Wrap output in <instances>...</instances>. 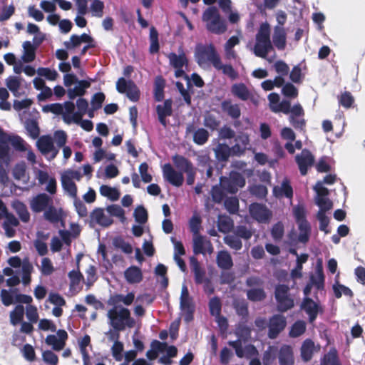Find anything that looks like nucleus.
<instances>
[{
	"label": "nucleus",
	"mask_w": 365,
	"mask_h": 365,
	"mask_svg": "<svg viewBox=\"0 0 365 365\" xmlns=\"http://www.w3.org/2000/svg\"><path fill=\"white\" fill-rule=\"evenodd\" d=\"M232 93L242 101H247L250 98V93L243 83L234 84L231 88Z\"/></svg>",
	"instance_id": "42"
},
{
	"label": "nucleus",
	"mask_w": 365,
	"mask_h": 365,
	"mask_svg": "<svg viewBox=\"0 0 365 365\" xmlns=\"http://www.w3.org/2000/svg\"><path fill=\"white\" fill-rule=\"evenodd\" d=\"M317 196L315 197L316 204L319 206V210L326 212L331 209L332 202L327 197L329 195V190L327 188L323 186V182H318L314 187Z\"/></svg>",
	"instance_id": "9"
},
{
	"label": "nucleus",
	"mask_w": 365,
	"mask_h": 365,
	"mask_svg": "<svg viewBox=\"0 0 365 365\" xmlns=\"http://www.w3.org/2000/svg\"><path fill=\"white\" fill-rule=\"evenodd\" d=\"M272 41L274 46L279 50H284L287 45V34L282 26H276L274 28Z\"/></svg>",
	"instance_id": "24"
},
{
	"label": "nucleus",
	"mask_w": 365,
	"mask_h": 365,
	"mask_svg": "<svg viewBox=\"0 0 365 365\" xmlns=\"http://www.w3.org/2000/svg\"><path fill=\"white\" fill-rule=\"evenodd\" d=\"M117 91L120 93H125L127 97L132 101H137L139 98V90L131 81H126L120 78L116 83Z\"/></svg>",
	"instance_id": "11"
},
{
	"label": "nucleus",
	"mask_w": 365,
	"mask_h": 365,
	"mask_svg": "<svg viewBox=\"0 0 365 365\" xmlns=\"http://www.w3.org/2000/svg\"><path fill=\"white\" fill-rule=\"evenodd\" d=\"M24 52L21 59L25 63L32 62L35 59V48L30 41H25L23 43Z\"/></svg>",
	"instance_id": "45"
},
{
	"label": "nucleus",
	"mask_w": 365,
	"mask_h": 365,
	"mask_svg": "<svg viewBox=\"0 0 365 365\" xmlns=\"http://www.w3.org/2000/svg\"><path fill=\"white\" fill-rule=\"evenodd\" d=\"M108 324L116 331H123L126 328H133L136 324L135 319L131 317L130 310L123 306H115L107 312Z\"/></svg>",
	"instance_id": "1"
},
{
	"label": "nucleus",
	"mask_w": 365,
	"mask_h": 365,
	"mask_svg": "<svg viewBox=\"0 0 365 365\" xmlns=\"http://www.w3.org/2000/svg\"><path fill=\"white\" fill-rule=\"evenodd\" d=\"M12 175L16 180L22 181L24 183H28L29 181L27 167L24 162H20L14 165Z\"/></svg>",
	"instance_id": "34"
},
{
	"label": "nucleus",
	"mask_w": 365,
	"mask_h": 365,
	"mask_svg": "<svg viewBox=\"0 0 365 365\" xmlns=\"http://www.w3.org/2000/svg\"><path fill=\"white\" fill-rule=\"evenodd\" d=\"M301 307L309 315V320L311 323L316 319L318 314L322 312L321 306L309 297H304Z\"/></svg>",
	"instance_id": "19"
},
{
	"label": "nucleus",
	"mask_w": 365,
	"mask_h": 365,
	"mask_svg": "<svg viewBox=\"0 0 365 365\" xmlns=\"http://www.w3.org/2000/svg\"><path fill=\"white\" fill-rule=\"evenodd\" d=\"M193 251L195 254H211L213 247L209 240L198 235L193 237Z\"/></svg>",
	"instance_id": "20"
},
{
	"label": "nucleus",
	"mask_w": 365,
	"mask_h": 365,
	"mask_svg": "<svg viewBox=\"0 0 365 365\" xmlns=\"http://www.w3.org/2000/svg\"><path fill=\"white\" fill-rule=\"evenodd\" d=\"M232 149V147H230L225 143H218L213 150L218 160L227 161L230 156H235Z\"/></svg>",
	"instance_id": "36"
},
{
	"label": "nucleus",
	"mask_w": 365,
	"mask_h": 365,
	"mask_svg": "<svg viewBox=\"0 0 365 365\" xmlns=\"http://www.w3.org/2000/svg\"><path fill=\"white\" fill-rule=\"evenodd\" d=\"M319 346L315 345L311 339H306L301 347V356L304 361H309L314 353L318 352Z\"/></svg>",
	"instance_id": "29"
},
{
	"label": "nucleus",
	"mask_w": 365,
	"mask_h": 365,
	"mask_svg": "<svg viewBox=\"0 0 365 365\" xmlns=\"http://www.w3.org/2000/svg\"><path fill=\"white\" fill-rule=\"evenodd\" d=\"M33 171L39 185H43L47 183V181H50L49 186L48 187H45V190L51 195H54L56 192V180L55 178L51 176L48 172L36 168H34Z\"/></svg>",
	"instance_id": "14"
},
{
	"label": "nucleus",
	"mask_w": 365,
	"mask_h": 365,
	"mask_svg": "<svg viewBox=\"0 0 365 365\" xmlns=\"http://www.w3.org/2000/svg\"><path fill=\"white\" fill-rule=\"evenodd\" d=\"M1 134L3 135V140L6 142L7 144L10 143L15 150L21 152L28 150L29 145L21 137L4 133Z\"/></svg>",
	"instance_id": "23"
},
{
	"label": "nucleus",
	"mask_w": 365,
	"mask_h": 365,
	"mask_svg": "<svg viewBox=\"0 0 365 365\" xmlns=\"http://www.w3.org/2000/svg\"><path fill=\"white\" fill-rule=\"evenodd\" d=\"M299 230V235L297 237V241L302 243H307L310 237L311 234V226L310 224L307 222L301 223L297 225Z\"/></svg>",
	"instance_id": "46"
},
{
	"label": "nucleus",
	"mask_w": 365,
	"mask_h": 365,
	"mask_svg": "<svg viewBox=\"0 0 365 365\" xmlns=\"http://www.w3.org/2000/svg\"><path fill=\"white\" fill-rule=\"evenodd\" d=\"M293 215L297 225L307 222L306 220V210L302 205H296L293 207Z\"/></svg>",
	"instance_id": "56"
},
{
	"label": "nucleus",
	"mask_w": 365,
	"mask_h": 365,
	"mask_svg": "<svg viewBox=\"0 0 365 365\" xmlns=\"http://www.w3.org/2000/svg\"><path fill=\"white\" fill-rule=\"evenodd\" d=\"M223 111L226 112L232 118H237L240 116V109L237 104H233L230 101H225L222 103Z\"/></svg>",
	"instance_id": "48"
},
{
	"label": "nucleus",
	"mask_w": 365,
	"mask_h": 365,
	"mask_svg": "<svg viewBox=\"0 0 365 365\" xmlns=\"http://www.w3.org/2000/svg\"><path fill=\"white\" fill-rule=\"evenodd\" d=\"M39 269L41 274L46 276L51 275L55 271L51 260L48 257H43L41 259Z\"/></svg>",
	"instance_id": "55"
},
{
	"label": "nucleus",
	"mask_w": 365,
	"mask_h": 365,
	"mask_svg": "<svg viewBox=\"0 0 365 365\" xmlns=\"http://www.w3.org/2000/svg\"><path fill=\"white\" fill-rule=\"evenodd\" d=\"M273 193L277 197H286L287 198H292L293 195V190L289 185V182L284 179L281 185L275 186L273 189Z\"/></svg>",
	"instance_id": "38"
},
{
	"label": "nucleus",
	"mask_w": 365,
	"mask_h": 365,
	"mask_svg": "<svg viewBox=\"0 0 365 365\" xmlns=\"http://www.w3.org/2000/svg\"><path fill=\"white\" fill-rule=\"evenodd\" d=\"M173 162L175 165L180 170V172L186 173H191V169L192 168V165L190 162L182 156H175L173 158Z\"/></svg>",
	"instance_id": "50"
},
{
	"label": "nucleus",
	"mask_w": 365,
	"mask_h": 365,
	"mask_svg": "<svg viewBox=\"0 0 365 365\" xmlns=\"http://www.w3.org/2000/svg\"><path fill=\"white\" fill-rule=\"evenodd\" d=\"M99 192L102 196L111 201L118 200L120 195V192L117 188L105 185L100 187Z\"/></svg>",
	"instance_id": "43"
},
{
	"label": "nucleus",
	"mask_w": 365,
	"mask_h": 365,
	"mask_svg": "<svg viewBox=\"0 0 365 365\" xmlns=\"http://www.w3.org/2000/svg\"><path fill=\"white\" fill-rule=\"evenodd\" d=\"M51 204H53V197L46 193L38 194L29 201L30 207L34 212H44Z\"/></svg>",
	"instance_id": "12"
},
{
	"label": "nucleus",
	"mask_w": 365,
	"mask_h": 365,
	"mask_svg": "<svg viewBox=\"0 0 365 365\" xmlns=\"http://www.w3.org/2000/svg\"><path fill=\"white\" fill-rule=\"evenodd\" d=\"M125 280L129 284H138L143 279L141 269L136 266H131L124 272Z\"/></svg>",
	"instance_id": "32"
},
{
	"label": "nucleus",
	"mask_w": 365,
	"mask_h": 365,
	"mask_svg": "<svg viewBox=\"0 0 365 365\" xmlns=\"http://www.w3.org/2000/svg\"><path fill=\"white\" fill-rule=\"evenodd\" d=\"M107 212L110 215L118 217L121 222L125 220V212L121 207L118 205H112L107 207Z\"/></svg>",
	"instance_id": "60"
},
{
	"label": "nucleus",
	"mask_w": 365,
	"mask_h": 365,
	"mask_svg": "<svg viewBox=\"0 0 365 365\" xmlns=\"http://www.w3.org/2000/svg\"><path fill=\"white\" fill-rule=\"evenodd\" d=\"M157 113L158 119L160 123L163 126H166V117L170 116L172 114V102L170 100H166L163 103L158 105Z\"/></svg>",
	"instance_id": "31"
},
{
	"label": "nucleus",
	"mask_w": 365,
	"mask_h": 365,
	"mask_svg": "<svg viewBox=\"0 0 365 365\" xmlns=\"http://www.w3.org/2000/svg\"><path fill=\"white\" fill-rule=\"evenodd\" d=\"M11 206L16 211L21 221H23L24 222H29V220H30V214L24 203L16 200L12 202Z\"/></svg>",
	"instance_id": "40"
},
{
	"label": "nucleus",
	"mask_w": 365,
	"mask_h": 365,
	"mask_svg": "<svg viewBox=\"0 0 365 365\" xmlns=\"http://www.w3.org/2000/svg\"><path fill=\"white\" fill-rule=\"evenodd\" d=\"M91 217L93 222L101 226L107 227L113 223V220L109 216V214H106L102 209L94 210L91 213Z\"/></svg>",
	"instance_id": "33"
},
{
	"label": "nucleus",
	"mask_w": 365,
	"mask_h": 365,
	"mask_svg": "<svg viewBox=\"0 0 365 365\" xmlns=\"http://www.w3.org/2000/svg\"><path fill=\"white\" fill-rule=\"evenodd\" d=\"M63 83L68 88L67 95L70 99L83 96L86 89L91 86V81H78L74 74L69 73L63 76Z\"/></svg>",
	"instance_id": "5"
},
{
	"label": "nucleus",
	"mask_w": 365,
	"mask_h": 365,
	"mask_svg": "<svg viewBox=\"0 0 365 365\" xmlns=\"http://www.w3.org/2000/svg\"><path fill=\"white\" fill-rule=\"evenodd\" d=\"M135 299V293L133 292H128L126 294H118L113 295L110 299L109 304L115 306H119L118 304L122 303L125 306H130L133 303Z\"/></svg>",
	"instance_id": "35"
},
{
	"label": "nucleus",
	"mask_w": 365,
	"mask_h": 365,
	"mask_svg": "<svg viewBox=\"0 0 365 365\" xmlns=\"http://www.w3.org/2000/svg\"><path fill=\"white\" fill-rule=\"evenodd\" d=\"M271 50L272 45L270 41V26L267 23H263L256 35L254 53L257 56L265 58Z\"/></svg>",
	"instance_id": "4"
},
{
	"label": "nucleus",
	"mask_w": 365,
	"mask_h": 365,
	"mask_svg": "<svg viewBox=\"0 0 365 365\" xmlns=\"http://www.w3.org/2000/svg\"><path fill=\"white\" fill-rule=\"evenodd\" d=\"M68 277L70 279L71 289L73 290L79 289L80 283L83 279V275L80 272L79 269L71 271L68 273Z\"/></svg>",
	"instance_id": "54"
},
{
	"label": "nucleus",
	"mask_w": 365,
	"mask_h": 365,
	"mask_svg": "<svg viewBox=\"0 0 365 365\" xmlns=\"http://www.w3.org/2000/svg\"><path fill=\"white\" fill-rule=\"evenodd\" d=\"M295 159L302 175L307 174L308 168L312 166L314 161V156L307 150H303L299 155H296Z\"/></svg>",
	"instance_id": "17"
},
{
	"label": "nucleus",
	"mask_w": 365,
	"mask_h": 365,
	"mask_svg": "<svg viewBox=\"0 0 365 365\" xmlns=\"http://www.w3.org/2000/svg\"><path fill=\"white\" fill-rule=\"evenodd\" d=\"M62 107L63 108L62 118L66 123L71 124L78 122V115L74 111L75 105L73 102L66 101L62 104Z\"/></svg>",
	"instance_id": "26"
},
{
	"label": "nucleus",
	"mask_w": 365,
	"mask_h": 365,
	"mask_svg": "<svg viewBox=\"0 0 365 365\" xmlns=\"http://www.w3.org/2000/svg\"><path fill=\"white\" fill-rule=\"evenodd\" d=\"M151 347V350L147 351L146 356L149 359L153 360L157 358L159 354H163V349L165 346L164 343L155 341L152 343Z\"/></svg>",
	"instance_id": "51"
},
{
	"label": "nucleus",
	"mask_w": 365,
	"mask_h": 365,
	"mask_svg": "<svg viewBox=\"0 0 365 365\" xmlns=\"http://www.w3.org/2000/svg\"><path fill=\"white\" fill-rule=\"evenodd\" d=\"M216 260L218 267L223 269H229L233 265L232 257L227 251L219 252Z\"/></svg>",
	"instance_id": "41"
},
{
	"label": "nucleus",
	"mask_w": 365,
	"mask_h": 365,
	"mask_svg": "<svg viewBox=\"0 0 365 365\" xmlns=\"http://www.w3.org/2000/svg\"><path fill=\"white\" fill-rule=\"evenodd\" d=\"M115 158V155L114 153L108 152L102 148L97 149L93 153V160L95 163H98L103 160L113 161Z\"/></svg>",
	"instance_id": "49"
},
{
	"label": "nucleus",
	"mask_w": 365,
	"mask_h": 365,
	"mask_svg": "<svg viewBox=\"0 0 365 365\" xmlns=\"http://www.w3.org/2000/svg\"><path fill=\"white\" fill-rule=\"evenodd\" d=\"M289 287L286 285H279L276 287L275 297L278 302V310L286 312L294 306V301L288 296Z\"/></svg>",
	"instance_id": "10"
},
{
	"label": "nucleus",
	"mask_w": 365,
	"mask_h": 365,
	"mask_svg": "<svg viewBox=\"0 0 365 365\" xmlns=\"http://www.w3.org/2000/svg\"><path fill=\"white\" fill-rule=\"evenodd\" d=\"M168 58L170 60V64L174 68H181L186 66L187 65V61L185 54L177 55L172 53L169 54Z\"/></svg>",
	"instance_id": "53"
},
{
	"label": "nucleus",
	"mask_w": 365,
	"mask_h": 365,
	"mask_svg": "<svg viewBox=\"0 0 365 365\" xmlns=\"http://www.w3.org/2000/svg\"><path fill=\"white\" fill-rule=\"evenodd\" d=\"M43 217L51 223H58L63 220V212L61 207H55L51 204L43 212Z\"/></svg>",
	"instance_id": "28"
},
{
	"label": "nucleus",
	"mask_w": 365,
	"mask_h": 365,
	"mask_svg": "<svg viewBox=\"0 0 365 365\" xmlns=\"http://www.w3.org/2000/svg\"><path fill=\"white\" fill-rule=\"evenodd\" d=\"M224 242L232 249L239 250L242 248V242L238 236L227 235L225 237Z\"/></svg>",
	"instance_id": "63"
},
{
	"label": "nucleus",
	"mask_w": 365,
	"mask_h": 365,
	"mask_svg": "<svg viewBox=\"0 0 365 365\" xmlns=\"http://www.w3.org/2000/svg\"><path fill=\"white\" fill-rule=\"evenodd\" d=\"M10 148L6 142L3 140V135H0V163L9 165L11 162Z\"/></svg>",
	"instance_id": "47"
},
{
	"label": "nucleus",
	"mask_w": 365,
	"mask_h": 365,
	"mask_svg": "<svg viewBox=\"0 0 365 365\" xmlns=\"http://www.w3.org/2000/svg\"><path fill=\"white\" fill-rule=\"evenodd\" d=\"M235 144L232 146V153L235 156H241L245 152L250 144L249 136L246 133L239 134L235 139Z\"/></svg>",
	"instance_id": "22"
},
{
	"label": "nucleus",
	"mask_w": 365,
	"mask_h": 365,
	"mask_svg": "<svg viewBox=\"0 0 365 365\" xmlns=\"http://www.w3.org/2000/svg\"><path fill=\"white\" fill-rule=\"evenodd\" d=\"M164 178L174 186H180L184 180L182 172H178L170 164H165L163 168Z\"/></svg>",
	"instance_id": "16"
},
{
	"label": "nucleus",
	"mask_w": 365,
	"mask_h": 365,
	"mask_svg": "<svg viewBox=\"0 0 365 365\" xmlns=\"http://www.w3.org/2000/svg\"><path fill=\"white\" fill-rule=\"evenodd\" d=\"M249 211L251 216L259 222H269L272 217V212L262 204L253 203L250 205Z\"/></svg>",
	"instance_id": "13"
},
{
	"label": "nucleus",
	"mask_w": 365,
	"mask_h": 365,
	"mask_svg": "<svg viewBox=\"0 0 365 365\" xmlns=\"http://www.w3.org/2000/svg\"><path fill=\"white\" fill-rule=\"evenodd\" d=\"M119 174L118 168L113 164L108 165L103 170L101 168L97 171L96 177L100 179H111Z\"/></svg>",
	"instance_id": "39"
},
{
	"label": "nucleus",
	"mask_w": 365,
	"mask_h": 365,
	"mask_svg": "<svg viewBox=\"0 0 365 365\" xmlns=\"http://www.w3.org/2000/svg\"><path fill=\"white\" fill-rule=\"evenodd\" d=\"M180 308L182 312L187 314L186 317V320H190V314L192 313L193 309V306L192 303V300L189 296V292L187 287L186 285L183 284L181 290V296H180Z\"/></svg>",
	"instance_id": "27"
},
{
	"label": "nucleus",
	"mask_w": 365,
	"mask_h": 365,
	"mask_svg": "<svg viewBox=\"0 0 365 365\" xmlns=\"http://www.w3.org/2000/svg\"><path fill=\"white\" fill-rule=\"evenodd\" d=\"M52 138L53 143H56L57 148H62L66 144L68 135L65 131L58 130L54 132L53 137Z\"/></svg>",
	"instance_id": "57"
},
{
	"label": "nucleus",
	"mask_w": 365,
	"mask_h": 365,
	"mask_svg": "<svg viewBox=\"0 0 365 365\" xmlns=\"http://www.w3.org/2000/svg\"><path fill=\"white\" fill-rule=\"evenodd\" d=\"M36 146L39 151L48 159L53 160L58 154V148L55 146L53 140L50 135H42L36 141Z\"/></svg>",
	"instance_id": "8"
},
{
	"label": "nucleus",
	"mask_w": 365,
	"mask_h": 365,
	"mask_svg": "<svg viewBox=\"0 0 365 365\" xmlns=\"http://www.w3.org/2000/svg\"><path fill=\"white\" fill-rule=\"evenodd\" d=\"M279 361L280 365L294 364V356L291 346L284 345L281 347L279 353Z\"/></svg>",
	"instance_id": "37"
},
{
	"label": "nucleus",
	"mask_w": 365,
	"mask_h": 365,
	"mask_svg": "<svg viewBox=\"0 0 365 365\" xmlns=\"http://www.w3.org/2000/svg\"><path fill=\"white\" fill-rule=\"evenodd\" d=\"M67 339V332L65 330L59 329L56 334L48 335L45 341L48 345L51 346L53 349L60 351L64 348Z\"/></svg>",
	"instance_id": "15"
},
{
	"label": "nucleus",
	"mask_w": 365,
	"mask_h": 365,
	"mask_svg": "<svg viewBox=\"0 0 365 365\" xmlns=\"http://www.w3.org/2000/svg\"><path fill=\"white\" fill-rule=\"evenodd\" d=\"M104 4L100 0H93L90 6V11L93 16L102 17L103 15Z\"/></svg>",
	"instance_id": "58"
},
{
	"label": "nucleus",
	"mask_w": 365,
	"mask_h": 365,
	"mask_svg": "<svg viewBox=\"0 0 365 365\" xmlns=\"http://www.w3.org/2000/svg\"><path fill=\"white\" fill-rule=\"evenodd\" d=\"M195 58L199 66L207 68L212 65L219 67L220 56L212 43L207 45L197 44L195 48Z\"/></svg>",
	"instance_id": "2"
},
{
	"label": "nucleus",
	"mask_w": 365,
	"mask_h": 365,
	"mask_svg": "<svg viewBox=\"0 0 365 365\" xmlns=\"http://www.w3.org/2000/svg\"><path fill=\"white\" fill-rule=\"evenodd\" d=\"M291 115L289 120L293 126L296 128H302L305 125V121L302 118L304 110L299 104L294 105L291 109Z\"/></svg>",
	"instance_id": "25"
},
{
	"label": "nucleus",
	"mask_w": 365,
	"mask_h": 365,
	"mask_svg": "<svg viewBox=\"0 0 365 365\" xmlns=\"http://www.w3.org/2000/svg\"><path fill=\"white\" fill-rule=\"evenodd\" d=\"M240 43V39L237 36H232L225 43L224 48L225 56L227 59H233L236 57V53L233 50V47Z\"/></svg>",
	"instance_id": "44"
},
{
	"label": "nucleus",
	"mask_w": 365,
	"mask_h": 365,
	"mask_svg": "<svg viewBox=\"0 0 365 365\" xmlns=\"http://www.w3.org/2000/svg\"><path fill=\"white\" fill-rule=\"evenodd\" d=\"M286 324V319L284 316L277 314L272 317L269 320V336L272 339L275 338L285 328Z\"/></svg>",
	"instance_id": "18"
},
{
	"label": "nucleus",
	"mask_w": 365,
	"mask_h": 365,
	"mask_svg": "<svg viewBox=\"0 0 365 365\" xmlns=\"http://www.w3.org/2000/svg\"><path fill=\"white\" fill-rule=\"evenodd\" d=\"M306 330V323L304 321L296 322L291 327L289 335L292 337H297L302 335Z\"/></svg>",
	"instance_id": "59"
},
{
	"label": "nucleus",
	"mask_w": 365,
	"mask_h": 365,
	"mask_svg": "<svg viewBox=\"0 0 365 365\" xmlns=\"http://www.w3.org/2000/svg\"><path fill=\"white\" fill-rule=\"evenodd\" d=\"M133 216L137 222L144 224L148 220V213L143 206H138L133 212Z\"/></svg>",
	"instance_id": "64"
},
{
	"label": "nucleus",
	"mask_w": 365,
	"mask_h": 365,
	"mask_svg": "<svg viewBox=\"0 0 365 365\" xmlns=\"http://www.w3.org/2000/svg\"><path fill=\"white\" fill-rule=\"evenodd\" d=\"M310 283L317 289H322L324 284V275L323 273L322 261L318 259L314 274L310 277Z\"/></svg>",
	"instance_id": "30"
},
{
	"label": "nucleus",
	"mask_w": 365,
	"mask_h": 365,
	"mask_svg": "<svg viewBox=\"0 0 365 365\" xmlns=\"http://www.w3.org/2000/svg\"><path fill=\"white\" fill-rule=\"evenodd\" d=\"M82 174L79 170L67 169L61 174V182L63 190L73 199L77 197V186L74 180L79 181Z\"/></svg>",
	"instance_id": "6"
},
{
	"label": "nucleus",
	"mask_w": 365,
	"mask_h": 365,
	"mask_svg": "<svg viewBox=\"0 0 365 365\" xmlns=\"http://www.w3.org/2000/svg\"><path fill=\"white\" fill-rule=\"evenodd\" d=\"M202 19L207 31L215 34H222L227 30V22L221 16L218 9L208 7L202 14Z\"/></svg>",
	"instance_id": "3"
},
{
	"label": "nucleus",
	"mask_w": 365,
	"mask_h": 365,
	"mask_svg": "<svg viewBox=\"0 0 365 365\" xmlns=\"http://www.w3.org/2000/svg\"><path fill=\"white\" fill-rule=\"evenodd\" d=\"M24 308L22 305H17L10 313V322L13 325H16L21 322L24 318Z\"/></svg>",
	"instance_id": "52"
},
{
	"label": "nucleus",
	"mask_w": 365,
	"mask_h": 365,
	"mask_svg": "<svg viewBox=\"0 0 365 365\" xmlns=\"http://www.w3.org/2000/svg\"><path fill=\"white\" fill-rule=\"evenodd\" d=\"M39 76L44 77L48 81H55L58 76V73L48 68H38L36 71Z\"/></svg>",
	"instance_id": "62"
},
{
	"label": "nucleus",
	"mask_w": 365,
	"mask_h": 365,
	"mask_svg": "<svg viewBox=\"0 0 365 365\" xmlns=\"http://www.w3.org/2000/svg\"><path fill=\"white\" fill-rule=\"evenodd\" d=\"M228 344L235 349L236 355L240 358H252L258 354L257 350L252 345H248L242 348V343H240V341H230Z\"/></svg>",
	"instance_id": "21"
},
{
	"label": "nucleus",
	"mask_w": 365,
	"mask_h": 365,
	"mask_svg": "<svg viewBox=\"0 0 365 365\" xmlns=\"http://www.w3.org/2000/svg\"><path fill=\"white\" fill-rule=\"evenodd\" d=\"M165 81L161 77H157L155 81V97L158 101H160L163 98V88Z\"/></svg>",
	"instance_id": "61"
},
{
	"label": "nucleus",
	"mask_w": 365,
	"mask_h": 365,
	"mask_svg": "<svg viewBox=\"0 0 365 365\" xmlns=\"http://www.w3.org/2000/svg\"><path fill=\"white\" fill-rule=\"evenodd\" d=\"M245 185V178L237 172H231L230 176L220 178V186L230 193H235Z\"/></svg>",
	"instance_id": "7"
}]
</instances>
